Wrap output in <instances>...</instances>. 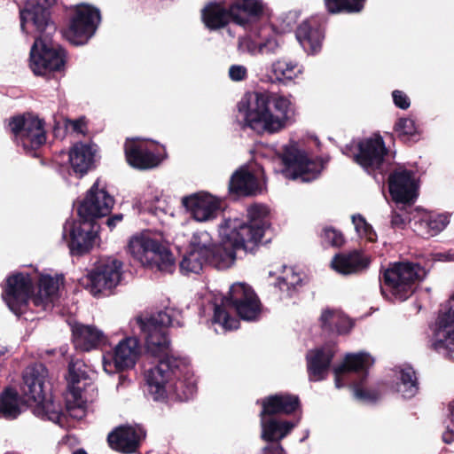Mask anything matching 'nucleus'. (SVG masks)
Here are the masks:
<instances>
[{"instance_id":"nucleus-1","label":"nucleus","mask_w":454,"mask_h":454,"mask_svg":"<svg viewBox=\"0 0 454 454\" xmlns=\"http://www.w3.org/2000/svg\"><path fill=\"white\" fill-rule=\"evenodd\" d=\"M247 221L225 219L220 225L218 243L210 242L207 232L193 233L180 262L181 270L200 273L205 264L226 269L234 263L237 251L254 254L262 245L269 243L271 239L267 237L271 228L269 207L254 203L247 207Z\"/></svg>"},{"instance_id":"nucleus-2","label":"nucleus","mask_w":454,"mask_h":454,"mask_svg":"<svg viewBox=\"0 0 454 454\" xmlns=\"http://www.w3.org/2000/svg\"><path fill=\"white\" fill-rule=\"evenodd\" d=\"M136 324L145 340L146 352L158 359L157 364L145 371L146 391L154 401L168 398L179 402L191 399L197 385L187 358L173 354L168 328L172 318L165 311L144 319L136 318Z\"/></svg>"},{"instance_id":"nucleus-3","label":"nucleus","mask_w":454,"mask_h":454,"mask_svg":"<svg viewBox=\"0 0 454 454\" xmlns=\"http://www.w3.org/2000/svg\"><path fill=\"white\" fill-rule=\"evenodd\" d=\"M57 0H28L20 9V27L31 24L37 34L30 49L29 67L36 76L46 80L63 74L67 62V52L53 41L57 26L51 19V7Z\"/></svg>"},{"instance_id":"nucleus-4","label":"nucleus","mask_w":454,"mask_h":454,"mask_svg":"<svg viewBox=\"0 0 454 454\" xmlns=\"http://www.w3.org/2000/svg\"><path fill=\"white\" fill-rule=\"evenodd\" d=\"M114 204V198L95 182L77 207L79 220H67L63 227V238L72 256H82L92 250L100 229L97 220L110 214Z\"/></svg>"},{"instance_id":"nucleus-5","label":"nucleus","mask_w":454,"mask_h":454,"mask_svg":"<svg viewBox=\"0 0 454 454\" xmlns=\"http://www.w3.org/2000/svg\"><path fill=\"white\" fill-rule=\"evenodd\" d=\"M237 106L244 114L243 129L249 128L259 135L278 132L294 121L292 102L267 90L246 93Z\"/></svg>"},{"instance_id":"nucleus-6","label":"nucleus","mask_w":454,"mask_h":454,"mask_svg":"<svg viewBox=\"0 0 454 454\" xmlns=\"http://www.w3.org/2000/svg\"><path fill=\"white\" fill-rule=\"evenodd\" d=\"M228 309L235 311L244 321H257L262 315V305L249 285L237 283L231 286L220 304H215L213 315V323L219 324L224 330L237 329L239 321L231 316Z\"/></svg>"},{"instance_id":"nucleus-7","label":"nucleus","mask_w":454,"mask_h":454,"mask_svg":"<svg viewBox=\"0 0 454 454\" xmlns=\"http://www.w3.org/2000/svg\"><path fill=\"white\" fill-rule=\"evenodd\" d=\"M426 275L425 268L418 262L402 261L390 263L380 271V292L388 300L404 301L415 293Z\"/></svg>"},{"instance_id":"nucleus-8","label":"nucleus","mask_w":454,"mask_h":454,"mask_svg":"<svg viewBox=\"0 0 454 454\" xmlns=\"http://www.w3.org/2000/svg\"><path fill=\"white\" fill-rule=\"evenodd\" d=\"M43 119L30 113L17 114L8 120L12 138L27 155L37 158L38 151L45 145L47 135Z\"/></svg>"},{"instance_id":"nucleus-9","label":"nucleus","mask_w":454,"mask_h":454,"mask_svg":"<svg viewBox=\"0 0 454 454\" xmlns=\"http://www.w3.org/2000/svg\"><path fill=\"white\" fill-rule=\"evenodd\" d=\"M372 364L373 359L369 354L346 355L343 362L333 368L335 386L338 388L342 387L345 385L344 377L354 372L357 375V380L353 381L355 397L364 403H375L380 398V393L377 390L364 387L367 380L369 368Z\"/></svg>"},{"instance_id":"nucleus-10","label":"nucleus","mask_w":454,"mask_h":454,"mask_svg":"<svg viewBox=\"0 0 454 454\" xmlns=\"http://www.w3.org/2000/svg\"><path fill=\"white\" fill-rule=\"evenodd\" d=\"M128 251L144 266L156 268L160 271L171 273L175 270V258L170 250L149 234H141L130 239Z\"/></svg>"},{"instance_id":"nucleus-11","label":"nucleus","mask_w":454,"mask_h":454,"mask_svg":"<svg viewBox=\"0 0 454 454\" xmlns=\"http://www.w3.org/2000/svg\"><path fill=\"white\" fill-rule=\"evenodd\" d=\"M281 160L286 177L306 183L317 179L329 161V158H309L305 151L294 146L285 148Z\"/></svg>"},{"instance_id":"nucleus-12","label":"nucleus","mask_w":454,"mask_h":454,"mask_svg":"<svg viewBox=\"0 0 454 454\" xmlns=\"http://www.w3.org/2000/svg\"><path fill=\"white\" fill-rule=\"evenodd\" d=\"M122 262L117 259L100 261L83 278L82 285L94 296H109L121 279Z\"/></svg>"},{"instance_id":"nucleus-13","label":"nucleus","mask_w":454,"mask_h":454,"mask_svg":"<svg viewBox=\"0 0 454 454\" xmlns=\"http://www.w3.org/2000/svg\"><path fill=\"white\" fill-rule=\"evenodd\" d=\"M100 20L98 8L87 4H77L71 10L64 36L72 44H84L95 34Z\"/></svg>"},{"instance_id":"nucleus-14","label":"nucleus","mask_w":454,"mask_h":454,"mask_svg":"<svg viewBox=\"0 0 454 454\" xmlns=\"http://www.w3.org/2000/svg\"><path fill=\"white\" fill-rule=\"evenodd\" d=\"M34 282L28 273L16 272L7 277L3 286L2 297L8 308L16 316L26 313L28 302L33 301Z\"/></svg>"},{"instance_id":"nucleus-15","label":"nucleus","mask_w":454,"mask_h":454,"mask_svg":"<svg viewBox=\"0 0 454 454\" xmlns=\"http://www.w3.org/2000/svg\"><path fill=\"white\" fill-rule=\"evenodd\" d=\"M67 380L68 387L66 397L67 411L74 418H82L85 414L86 408L82 392L87 385L90 384L86 364L81 360L71 361L68 364Z\"/></svg>"},{"instance_id":"nucleus-16","label":"nucleus","mask_w":454,"mask_h":454,"mask_svg":"<svg viewBox=\"0 0 454 454\" xmlns=\"http://www.w3.org/2000/svg\"><path fill=\"white\" fill-rule=\"evenodd\" d=\"M350 156L368 174H375L382 168L385 157L388 154L383 137L374 133L370 137L360 139L356 145V152Z\"/></svg>"},{"instance_id":"nucleus-17","label":"nucleus","mask_w":454,"mask_h":454,"mask_svg":"<svg viewBox=\"0 0 454 454\" xmlns=\"http://www.w3.org/2000/svg\"><path fill=\"white\" fill-rule=\"evenodd\" d=\"M454 294L440 310L436 327L430 340V348L450 356L454 351Z\"/></svg>"},{"instance_id":"nucleus-18","label":"nucleus","mask_w":454,"mask_h":454,"mask_svg":"<svg viewBox=\"0 0 454 454\" xmlns=\"http://www.w3.org/2000/svg\"><path fill=\"white\" fill-rule=\"evenodd\" d=\"M388 191L396 203L412 205L419 196V184L415 173L404 168H396L388 176Z\"/></svg>"},{"instance_id":"nucleus-19","label":"nucleus","mask_w":454,"mask_h":454,"mask_svg":"<svg viewBox=\"0 0 454 454\" xmlns=\"http://www.w3.org/2000/svg\"><path fill=\"white\" fill-rule=\"evenodd\" d=\"M146 437V431L140 426L123 425L115 427L107 435L109 447L121 454L137 453Z\"/></svg>"},{"instance_id":"nucleus-20","label":"nucleus","mask_w":454,"mask_h":454,"mask_svg":"<svg viewBox=\"0 0 454 454\" xmlns=\"http://www.w3.org/2000/svg\"><path fill=\"white\" fill-rule=\"evenodd\" d=\"M49 372L42 363H34L23 371L22 382L20 384V394L27 401L42 400L43 395L47 394V380Z\"/></svg>"},{"instance_id":"nucleus-21","label":"nucleus","mask_w":454,"mask_h":454,"mask_svg":"<svg viewBox=\"0 0 454 454\" xmlns=\"http://www.w3.org/2000/svg\"><path fill=\"white\" fill-rule=\"evenodd\" d=\"M257 403H260L262 406L259 417L291 415L301 408L300 397L290 393L270 395L261 401H257Z\"/></svg>"},{"instance_id":"nucleus-22","label":"nucleus","mask_w":454,"mask_h":454,"mask_svg":"<svg viewBox=\"0 0 454 454\" xmlns=\"http://www.w3.org/2000/svg\"><path fill=\"white\" fill-rule=\"evenodd\" d=\"M125 159L128 164L135 169L147 170L157 167L160 159L145 142L127 139L124 144Z\"/></svg>"},{"instance_id":"nucleus-23","label":"nucleus","mask_w":454,"mask_h":454,"mask_svg":"<svg viewBox=\"0 0 454 454\" xmlns=\"http://www.w3.org/2000/svg\"><path fill=\"white\" fill-rule=\"evenodd\" d=\"M182 204L200 222L214 218L221 207L220 201L207 192L184 196Z\"/></svg>"},{"instance_id":"nucleus-24","label":"nucleus","mask_w":454,"mask_h":454,"mask_svg":"<svg viewBox=\"0 0 454 454\" xmlns=\"http://www.w3.org/2000/svg\"><path fill=\"white\" fill-rule=\"evenodd\" d=\"M295 35L306 52L315 54L321 50L325 26L318 19L310 18L297 27Z\"/></svg>"},{"instance_id":"nucleus-25","label":"nucleus","mask_w":454,"mask_h":454,"mask_svg":"<svg viewBox=\"0 0 454 454\" xmlns=\"http://www.w3.org/2000/svg\"><path fill=\"white\" fill-rule=\"evenodd\" d=\"M371 262L370 255L362 250L354 249L335 254L332 260V267L341 275L360 274L367 270Z\"/></svg>"},{"instance_id":"nucleus-26","label":"nucleus","mask_w":454,"mask_h":454,"mask_svg":"<svg viewBox=\"0 0 454 454\" xmlns=\"http://www.w3.org/2000/svg\"><path fill=\"white\" fill-rule=\"evenodd\" d=\"M333 357L334 352L330 347L309 350L306 356L309 380L310 381L325 380Z\"/></svg>"},{"instance_id":"nucleus-27","label":"nucleus","mask_w":454,"mask_h":454,"mask_svg":"<svg viewBox=\"0 0 454 454\" xmlns=\"http://www.w3.org/2000/svg\"><path fill=\"white\" fill-rule=\"evenodd\" d=\"M141 353L138 338L127 337L121 340L115 347L113 362L117 372L132 369Z\"/></svg>"},{"instance_id":"nucleus-28","label":"nucleus","mask_w":454,"mask_h":454,"mask_svg":"<svg viewBox=\"0 0 454 454\" xmlns=\"http://www.w3.org/2000/svg\"><path fill=\"white\" fill-rule=\"evenodd\" d=\"M95 153L91 145L75 143L69 151V163L73 173L79 178L95 168Z\"/></svg>"},{"instance_id":"nucleus-29","label":"nucleus","mask_w":454,"mask_h":454,"mask_svg":"<svg viewBox=\"0 0 454 454\" xmlns=\"http://www.w3.org/2000/svg\"><path fill=\"white\" fill-rule=\"evenodd\" d=\"M261 192L259 181L254 174L247 168L235 171L229 182V192L237 196H254Z\"/></svg>"},{"instance_id":"nucleus-30","label":"nucleus","mask_w":454,"mask_h":454,"mask_svg":"<svg viewBox=\"0 0 454 454\" xmlns=\"http://www.w3.org/2000/svg\"><path fill=\"white\" fill-rule=\"evenodd\" d=\"M232 21L240 26H247L251 20H258L263 14L262 0H233L230 4Z\"/></svg>"},{"instance_id":"nucleus-31","label":"nucleus","mask_w":454,"mask_h":454,"mask_svg":"<svg viewBox=\"0 0 454 454\" xmlns=\"http://www.w3.org/2000/svg\"><path fill=\"white\" fill-rule=\"evenodd\" d=\"M103 338V333L92 325L76 324L72 328L74 346L80 351L88 352L98 348Z\"/></svg>"},{"instance_id":"nucleus-32","label":"nucleus","mask_w":454,"mask_h":454,"mask_svg":"<svg viewBox=\"0 0 454 454\" xmlns=\"http://www.w3.org/2000/svg\"><path fill=\"white\" fill-rule=\"evenodd\" d=\"M261 438L269 443L280 442L296 427V423L277 419L272 417H260Z\"/></svg>"},{"instance_id":"nucleus-33","label":"nucleus","mask_w":454,"mask_h":454,"mask_svg":"<svg viewBox=\"0 0 454 454\" xmlns=\"http://www.w3.org/2000/svg\"><path fill=\"white\" fill-rule=\"evenodd\" d=\"M201 20L209 30L223 28L232 20L231 7L225 8L222 3L210 2L201 10Z\"/></svg>"},{"instance_id":"nucleus-34","label":"nucleus","mask_w":454,"mask_h":454,"mask_svg":"<svg viewBox=\"0 0 454 454\" xmlns=\"http://www.w3.org/2000/svg\"><path fill=\"white\" fill-rule=\"evenodd\" d=\"M23 405H30V403L15 388L5 387L0 394V419H17L22 412Z\"/></svg>"},{"instance_id":"nucleus-35","label":"nucleus","mask_w":454,"mask_h":454,"mask_svg":"<svg viewBox=\"0 0 454 454\" xmlns=\"http://www.w3.org/2000/svg\"><path fill=\"white\" fill-rule=\"evenodd\" d=\"M386 136L392 141L396 137L403 144L411 146L422 139V130L413 119L401 117L395 122L393 132H386Z\"/></svg>"},{"instance_id":"nucleus-36","label":"nucleus","mask_w":454,"mask_h":454,"mask_svg":"<svg viewBox=\"0 0 454 454\" xmlns=\"http://www.w3.org/2000/svg\"><path fill=\"white\" fill-rule=\"evenodd\" d=\"M320 326L324 333L342 335L348 333L353 325L345 316L333 309H327L321 314Z\"/></svg>"},{"instance_id":"nucleus-37","label":"nucleus","mask_w":454,"mask_h":454,"mask_svg":"<svg viewBox=\"0 0 454 454\" xmlns=\"http://www.w3.org/2000/svg\"><path fill=\"white\" fill-rule=\"evenodd\" d=\"M46 395L47 394L43 395L42 400L30 403V405H35L34 413L43 419L60 424L64 417L61 405L55 403L51 397L48 399Z\"/></svg>"},{"instance_id":"nucleus-38","label":"nucleus","mask_w":454,"mask_h":454,"mask_svg":"<svg viewBox=\"0 0 454 454\" xmlns=\"http://www.w3.org/2000/svg\"><path fill=\"white\" fill-rule=\"evenodd\" d=\"M399 374L397 391L406 399L414 397L419 390V383L415 370L410 365H405L400 369Z\"/></svg>"},{"instance_id":"nucleus-39","label":"nucleus","mask_w":454,"mask_h":454,"mask_svg":"<svg viewBox=\"0 0 454 454\" xmlns=\"http://www.w3.org/2000/svg\"><path fill=\"white\" fill-rule=\"evenodd\" d=\"M59 290L58 282L49 275H43L38 281V293L34 294L33 303L35 306H42L45 308L52 301L54 296Z\"/></svg>"},{"instance_id":"nucleus-40","label":"nucleus","mask_w":454,"mask_h":454,"mask_svg":"<svg viewBox=\"0 0 454 454\" xmlns=\"http://www.w3.org/2000/svg\"><path fill=\"white\" fill-rule=\"evenodd\" d=\"M300 72L301 71L296 63L278 59L271 66L270 78L274 82H278L286 83L293 81Z\"/></svg>"},{"instance_id":"nucleus-41","label":"nucleus","mask_w":454,"mask_h":454,"mask_svg":"<svg viewBox=\"0 0 454 454\" xmlns=\"http://www.w3.org/2000/svg\"><path fill=\"white\" fill-rule=\"evenodd\" d=\"M366 0H324L329 14L358 13L364 8Z\"/></svg>"},{"instance_id":"nucleus-42","label":"nucleus","mask_w":454,"mask_h":454,"mask_svg":"<svg viewBox=\"0 0 454 454\" xmlns=\"http://www.w3.org/2000/svg\"><path fill=\"white\" fill-rule=\"evenodd\" d=\"M302 279L300 275L292 272L286 277H279L277 279L276 286H278L280 291L286 292L288 297H294L298 288L301 286Z\"/></svg>"},{"instance_id":"nucleus-43","label":"nucleus","mask_w":454,"mask_h":454,"mask_svg":"<svg viewBox=\"0 0 454 454\" xmlns=\"http://www.w3.org/2000/svg\"><path fill=\"white\" fill-rule=\"evenodd\" d=\"M351 219L356 231L360 238H364L369 242L376 241L377 234L375 231L362 215H353Z\"/></svg>"},{"instance_id":"nucleus-44","label":"nucleus","mask_w":454,"mask_h":454,"mask_svg":"<svg viewBox=\"0 0 454 454\" xmlns=\"http://www.w3.org/2000/svg\"><path fill=\"white\" fill-rule=\"evenodd\" d=\"M450 223V215L447 214H439L430 215L424 221L425 226L427 228V234L434 237L443 231Z\"/></svg>"},{"instance_id":"nucleus-45","label":"nucleus","mask_w":454,"mask_h":454,"mask_svg":"<svg viewBox=\"0 0 454 454\" xmlns=\"http://www.w3.org/2000/svg\"><path fill=\"white\" fill-rule=\"evenodd\" d=\"M322 238L332 247H340L345 243L343 234L333 227L325 228Z\"/></svg>"},{"instance_id":"nucleus-46","label":"nucleus","mask_w":454,"mask_h":454,"mask_svg":"<svg viewBox=\"0 0 454 454\" xmlns=\"http://www.w3.org/2000/svg\"><path fill=\"white\" fill-rule=\"evenodd\" d=\"M449 419L450 423L442 434V441L447 444L454 442V401L449 404Z\"/></svg>"},{"instance_id":"nucleus-47","label":"nucleus","mask_w":454,"mask_h":454,"mask_svg":"<svg viewBox=\"0 0 454 454\" xmlns=\"http://www.w3.org/2000/svg\"><path fill=\"white\" fill-rule=\"evenodd\" d=\"M393 101L396 107L406 110L411 106L409 97L402 90H395L392 92Z\"/></svg>"},{"instance_id":"nucleus-48","label":"nucleus","mask_w":454,"mask_h":454,"mask_svg":"<svg viewBox=\"0 0 454 454\" xmlns=\"http://www.w3.org/2000/svg\"><path fill=\"white\" fill-rule=\"evenodd\" d=\"M229 76L234 82H240L247 77V70L244 66L232 65L229 68Z\"/></svg>"},{"instance_id":"nucleus-49","label":"nucleus","mask_w":454,"mask_h":454,"mask_svg":"<svg viewBox=\"0 0 454 454\" xmlns=\"http://www.w3.org/2000/svg\"><path fill=\"white\" fill-rule=\"evenodd\" d=\"M69 126L72 128L73 131L84 135L87 132V121L84 116H82L75 120H68L67 121Z\"/></svg>"},{"instance_id":"nucleus-50","label":"nucleus","mask_w":454,"mask_h":454,"mask_svg":"<svg viewBox=\"0 0 454 454\" xmlns=\"http://www.w3.org/2000/svg\"><path fill=\"white\" fill-rule=\"evenodd\" d=\"M278 48V43L275 38H268L264 43L259 44V52L262 54L274 53Z\"/></svg>"},{"instance_id":"nucleus-51","label":"nucleus","mask_w":454,"mask_h":454,"mask_svg":"<svg viewBox=\"0 0 454 454\" xmlns=\"http://www.w3.org/2000/svg\"><path fill=\"white\" fill-rule=\"evenodd\" d=\"M262 454H286L281 442L269 443L262 448Z\"/></svg>"},{"instance_id":"nucleus-52","label":"nucleus","mask_w":454,"mask_h":454,"mask_svg":"<svg viewBox=\"0 0 454 454\" xmlns=\"http://www.w3.org/2000/svg\"><path fill=\"white\" fill-rule=\"evenodd\" d=\"M391 225L394 228L403 229L406 225V218L403 215L394 211L391 216Z\"/></svg>"},{"instance_id":"nucleus-53","label":"nucleus","mask_w":454,"mask_h":454,"mask_svg":"<svg viewBox=\"0 0 454 454\" xmlns=\"http://www.w3.org/2000/svg\"><path fill=\"white\" fill-rule=\"evenodd\" d=\"M123 218V215L121 214L114 215L109 218H107L106 223L109 227V229L112 231L115 226L116 223L121 222Z\"/></svg>"},{"instance_id":"nucleus-54","label":"nucleus","mask_w":454,"mask_h":454,"mask_svg":"<svg viewBox=\"0 0 454 454\" xmlns=\"http://www.w3.org/2000/svg\"><path fill=\"white\" fill-rule=\"evenodd\" d=\"M74 454H87V452L82 450V449H80V450H77L74 452Z\"/></svg>"},{"instance_id":"nucleus-55","label":"nucleus","mask_w":454,"mask_h":454,"mask_svg":"<svg viewBox=\"0 0 454 454\" xmlns=\"http://www.w3.org/2000/svg\"><path fill=\"white\" fill-rule=\"evenodd\" d=\"M5 352H6V348H0V356H4L5 354Z\"/></svg>"},{"instance_id":"nucleus-56","label":"nucleus","mask_w":454,"mask_h":454,"mask_svg":"<svg viewBox=\"0 0 454 454\" xmlns=\"http://www.w3.org/2000/svg\"><path fill=\"white\" fill-rule=\"evenodd\" d=\"M351 149H352V147H351V146H350V147H349V146H348V145L346 146V150H347V151H350V152H351Z\"/></svg>"}]
</instances>
